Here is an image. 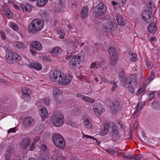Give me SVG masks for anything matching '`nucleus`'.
I'll return each instance as SVG.
<instances>
[{
  "label": "nucleus",
  "mask_w": 160,
  "mask_h": 160,
  "mask_svg": "<svg viewBox=\"0 0 160 160\" xmlns=\"http://www.w3.org/2000/svg\"><path fill=\"white\" fill-rule=\"evenodd\" d=\"M10 26L14 30H17L18 29V26L13 22H11L10 23Z\"/></svg>",
  "instance_id": "a19ab883"
},
{
  "label": "nucleus",
  "mask_w": 160,
  "mask_h": 160,
  "mask_svg": "<svg viewBox=\"0 0 160 160\" xmlns=\"http://www.w3.org/2000/svg\"><path fill=\"white\" fill-rule=\"evenodd\" d=\"M108 52L110 55L112 57H117V52L116 48L113 47H111L108 50Z\"/></svg>",
  "instance_id": "c85d7f7f"
},
{
  "label": "nucleus",
  "mask_w": 160,
  "mask_h": 160,
  "mask_svg": "<svg viewBox=\"0 0 160 160\" xmlns=\"http://www.w3.org/2000/svg\"><path fill=\"white\" fill-rule=\"evenodd\" d=\"M142 105L138 104V105L137 106L136 110H137L140 111V110L142 109L143 108Z\"/></svg>",
  "instance_id": "680f3d73"
},
{
  "label": "nucleus",
  "mask_w": 160,
  "mask_h": 160,
  "mask_svg": "<svg viewBox=\"0 0 160 160\" xmlns=\"http://www.w3.org/2000/svg\"><path fill=\"white\" fill-rule=\"evenodd\" d=\"M44 103L45 104L47 105H48L49 104V100L48 98H46L44 100Z\"/></svg>",
  "instance_id": "0e129e2a"
},
{
  "label": "nucleus",
  "mask_w": 160,
  "mask_h": 160,
  "mask_svg": "<svg viewBox=\"0 0 160 160\" xmlns=\"http://www.w3.org/2000/svg\"><path fill=\"white\" fill-rule=\"evenodd\" d=\"M33 48L34 47H33L31 45L29 48L30 51L32 53V55H34L36 54V52L34 49Z\"/></svg>",
  "instance_id": "09e8293b"
},
{
  "label": "nucleus",
  "mask_w": 160,
  "mask_h": 160,
  "mask_svg": "<svg viewBox=\"0 0 160 160\" xmlns=\"http://www.w3.org/2000/svg\"><path fill=\"white\" fill-rule=\"evenodd\" d=\"M140 111H139L136 110L133 113L134 118H137L138 116L140 114Z\"/></svg>",
  "instance_id": "864d4df0"
},
{
  "label": "nucleus",
  "mask_w": 160,
  "mask_h": 160,
  "mask_svg": "<svg viewBox=\"0 0 160 160\" xmlns=\"http://www.w3.org/2000/svg\"><path fill=\"white\" fill-rule=\"evenodd\" d=\"M146 64L147 68L149 69L152 68L153 66V64L150 61L147 62Z\"/></svg>",
  "instance_id": "de8ad7c7"
},
{
  "label": "nucleus",
  "mask_w": 160,
  "mask_h": 160,
  "mask_svg": "<svg viewBox=\"0 0 160 160\" xmlns=\"http://www.w3.org/2000/svg\"><path fill=\"white\" fill-rule=\"evenodd\" d=\"M93 109L95 114L97 116H100L101 115L102 111L103 108L101 105L93 106Z\"/></svg>",
  "instance_id": "412c9836"
},
{
  "label": "nucleus",
  "mask_w": 160,
  "mask_h": 160,
  "mask_svg": "<svg viewBox=\"0 0 160 160\" xmlns=\"http://www.w3.org/2000/svg\"><path fill=\"white\" fill-rule=\"evenodd\" d=\"M49 52L51 53L58 55L61 53V50L59 47H56L50 49Z\"/></svg>",
  "instance_id": "a878e982"
},
{
  "label": "nucleus",
  "mask_w": 160,
  "mask_h": 160,
  "mask_svg": "<svg viewBox=\"0 0 160 160\" xmlns=\"http://www.w3.org/2000/svg\"><path fill=\"white\" fill-rule=\"evenodd\" d=\"M30 144V141L28 138H26L23 139L21 143V146L23 148H27Z\"/></svg>",
  "instance_id": "bb28decb"
},
{
  "label": "nucleus",
  "mask_w": 160,
  "mask_h": 160,
  "mask_svg": "<svg viewBox=\"0 0 160 160\" xmlns=\"http://www.w3.org/2000/svg\"><path fill=\"white\" fill-rule=\"evenodd\" d=\"M13 139L12 138V142H13ZM12 142L11 143V145L9 147H8L7 149V152H9L10 154H11L12 153L13 150V148L12 146L13 145L12 144Z\"/></svg>",
  "instance_id": "ea45409f"
},
{
  "label": "nucleus",
  "mask_w": 160,
  "mask_h": 160,
  "mask_svg": "<svg viewBox=\"0 0 160 160\" xmlns=\"http://www.w3.org/2000/svg\"><path fill=\"white\" fill-rule=\"evenodd\" d=\"M83 100L86 102L90 103H93L95 101L94 100H93V99L88 96H84L83 98Z\"/></svg>",
  "instance_id": "c9c22d12"
},
{
  "label": "nucleus",
  "mask_w": 160,
  "mask_h": 160,
  "mask_svg": "<svg viewBox=\"0 0 160 160\" xmlns=\"http://www.w3.org/2000/svg\"><path fill=\"white\" fill-rule=\"evenodd\" d=\"M42 59L43 61L45 62H48L50 61V57L48 56H43L42 57Z\"/></svg>",
  "instance_id": "3c124183"
},
{
  "label": "nucleus",
  "mask_w": 160,
  "mask_h": 160,
  "mask_svg": "<svg viewBox=\"0 0 160 160\" xmlns=\"http://www.w3.org/2000/svg\"><path fill=\"white\" fill-rule=\"evenodd\" d=\"M151 106L153 109L157 110L159 108L160 104L158 102L154 101L152 103Z\"/></svg>",
  "instance_id": "c756f323"
},
{
  "label": "nucleus",
  "mask_w": 160,
  "mask_h": 160,
  "mask_svg": "<svg viewBox=\"0 0 160 160\" xmlns=\"http://www.w3.org/2000/svg\"><path fill=\"white\" fill-rule=\"evenodd\" d=\"M53 143L57 147L63 148L66 146L65 142L63 137L59 133H55L52 136Z\"/></svg>",
  "instance_id": "423d86ee"
},
{
  "label": "nucleus",
  "mask_w": 160,
  "mask_h": 160,
  "mask_svg": "<svg viewBox=\"0 0 160 160\" xmlns=\"http://www.w3.org/2000/svg\"><path fill=\"white\" fill-rule=\"evenodd\" d=\"M30 94H22V97L27 100H29L30 99Z\"/></svg>",
  "instance_id": "49530a36"
},
{
  "label": "nucleus",
  "mask_w": 160,
  "mask_h": 160,
  "mask_svg": "<svg viewBox=\"0 0 160 160\" xmlns=\"http://www.w3.org/2000/svg\"><path fill=\"white\" fill-rule=\"evenodd\" d=\"M118 76L119 78L120 79V82L122 79H124V78H126V77L125 76V72L123 70H121L119 71Z\"/></svg>",
  "instance_id": "2f4dec72"
},
{
  "label": "nucleus",
  "mask_w": 160,
  "mask_h": 160,
  "mask_svg": "<svg viewBox=\"0 0 160 160\" xmlns=\"http://www.w3.org/2000/svg\"><path fill=\"white\" fill-rule=\"evenodd\" d=\"M5 10V14H6L7 17L9 18H11L12 16V14L10 12V10L6 8Z\"/></svg>",
  "instance_id": "58836bf2"
},
{
  "label": "nucleus",
  "mask_w": 160,
  "mask_h": 160,
  "mask_svg": "<svg viewBox=\"0 0 160 160\" xmlns=\"http://www.w3.org/2000/svg\"><path fill=\"white\" fill-rule=\"evenodd\" d=\"M57 33L58 34V37L61 39H63L64 38V36L65 35V33L63 32L62 31L58 30L57 31Z\"/></svg>",
  "instance_id": "e433bc0d"
},
{
  "label": "nucleus",
  "mask_w": 160,
  "mask_h": 160,
  "mask_svg": "<svg viewBox=\"0 0 160 160\" xmlns=\"http://www.w3.org/2000/svg\"><path fill=\"white\" fill-rule=\"evenodd\" d=\"M111 84H113V86H112L111 88V91L112 92H114L115 91V89H116L117 87V85L116 83L115 82L112 81L110 83Z\"/></svg>",
  "instance_id": "c03bdc74"
},
{
  "label": "nucleus",
  "mask_w": 160,
  "mask_h": 160,
  "mask_svg": "<svg viewBox=\"0 0 160 160\" xmlns=\"http://www.w3.org/2000/svg\"><path fill=\"white\" fill-rule=\"evenodd\" d=\"M141 16L143 19L148 23H151L153 21V17L150 11H143L141 13Z\"/></svg>",
  "instance_id": "6e6552de"
},
{
  "label": "nucleus",
  "mask_w": 160,
  "mask_h": 160,
  "mask_svg": "<svg viewBox=\"0 0 160 160\" xmlns=\"http://www.w3.org/2000/svg\"><path fill=\"white\" fill-rule=\"evenodd\" d=\"M28 67L34 69L35 70L39 71L42 68V65L38 62H29Z\"/></svg>",
  "instance_id": "2eb2a0df"
},
{
  "label": "nucleus",
  "mask_w": 160,
  "mask_h": 160,
  "mask_svg": "<svg viewBox=\"0 0 160 160\" xmlns=\"http://www.w3.org/2000/svg\"><path fill=\"white\" fill-rule=\"evenodd\" d=\"M102 82H104L107 83H110L109 81L107 79H106L104 77H102L100 78Z\"/></svg>",
  "instance_id": "4d7b16f0"
},
{
  "label": "nucleus",
  "mask_w": 160,
  "mask_h": 160,
  "mask_svg": "<svg viewBox=\"0 0 160 160\" xmlns=\"http://www.w3.org/2000/svg\"><path fill=\"white\" fill-rule=\"evenodd\" d=\"M127 0H118V4L121 6H123Z\"/></svg>",
  "instance_id": "603ef678"
},
{
  "label": "nucleus",
  "mask_w": 160,
  "mask_h": 160,
  "mask_svg": "<svg viewBox=\"0 0 160 160\" xmlns=\"http://www.w3.org/2000/svg\"><path fill=\"white\" fill-rule=\"evenodd\" d=\"M146 4L149 11L151 12H155L156 11L155 4L152 1L150 0L146 2Z\"/></svg>",
  "instance_id": "5701e85b"
},
{
  "label": "nucleus",
  "mask_w": 160,
  "mask_h": 160,
  "mask_svg": "<svg viewBox=\"0 0 160 160\" xmlns=\"http://www.w3.org/2000/svg\"><path fill=\"white\" fill-rule=\"evenodd\" d=\"M76 96L78 98H80L83 99L84 95H82L80 93H77L76 95Z\"/></svg>",
  "instance_id": "69168bd1"
},
{
  "label": "nucleus",
  "mask_w": 160,
  "mask_h": 160,
  "mask_svg": "<svg viewBox=\"0 0 160 160\" xmlns=\"http://www.w3.org/2000/svg\"><path fill=\"white\" fill-rule=\"evenodd\" d=\"M1 34L2 36V39L3 40H5L6 37L5 36V34L2 31H1Z\"/></svg>",
  "instance_id": "e2e57ef3"
},
{
  "label": "nucleus",
  "mask_w": 160,
  "mask_h": 160,
  "mask_svg": "<svg viewBox=\"0 0 160 160\" xmlns=\"http://www.w3.org/2000/svg\"><path fill=\"white\" fill-rule=\"evenodd\" d=\"M6 57L10 63L13 64L21 60V57L12 51L6 49Z\"/></svg>",
  "instance_id": "20e7f679"
},
{
  "label": "nucleus",
  "mask_w": 160,
  "mask_h": 160,
  "mask_svg": "<svg viewBox=\"0 0 160 160\" xmlns=\"http://www.w3.org/2000/svg\"><path fill=\"white\" fill-rule=\"evenodd\" d=\"M34 143L32 142V143L30 145V151H32L35 149Z\"/></svg>",
  "instance_id": "338daca9"
},
{
  "label": "nucleus",
  "mask_w": 160,
  "mask_h": 160,
  "mask_svg": "<svg viewBox=\"0 0 160 160\" xmlns=\"http://www.w3.org/2000/svg\"><path fill=\"white\" fill-rule=\"evenodd\" d=\"M107 8L106 5L103 3H100L97 6L95 10L96 15L99 17L103 16L105 14Z\"/></svg>",
  "instance_id": "1a4fd4ad"
},
{
  "label": "nucleus",
  "mask_w": 160,
  "mask_h": 160,
  "mask_svg": "<svg viewBox=\"0 0 160 160\" xmlns=\"http://www.w3.org/2000/svg\"><path fill=\"white\" fill-rule=\"evenodd\" d=\"M20 7L22 11L25 12H30L32 9V6L27 4H21Z\"/></svg>",
  "instance_id": "4be33fe9"
},
{
  "label": "nucleus",
  "mask_w": 160,
  "mask_h": 160,
  "mask_svg": "<svg viewBox=\"0 0 160 160\" xmlns=\"http://www.w3.org/2000/svg\"><path fill=\"white\" fill-rule=\"evenodd\" d=\"M118 23L120 26H123L126 24V21L123 17L120 14H117L116 15Z\"/></svg>",
  "instance_id": "a211bd4d"
},
{
  "label": "nucleus",
  "mask_w": 160,
  "mask_h": 160,
  "mask_svg": "<svg viewBox=\"0 0 160 160\" xmlns=\"http://www.w3.org/2000/svg\"><path fill=\"white\" fill-rule=\"evenodd\" d=\"M13 46L16 49H18L23 51H24L26 48V45L24 44L19 42H15L13 44Z\"/></svg>",
  "instance_id": "f3484780"
},
{
  "label": "nucleus",
  "mask_w": 160,
  "mask_h": 160,
  "mask_svg": "<svg viewBox=\"0 0 160 160\" xmlns=\"http://www.w3.org/2000/svg\"><path fill=\"white\" fill-rule=\"evenodd\" d=\"M64 119L63 114L60 112H55L52 118L53 125L56 127H61L63 124Z\"/></svg>",
  "instance_id": "39448f33"
},
{
  "label": "nucleus",
  "mask_w": 160,
  "mask_h": 160,
  "mask_svg": "<svg viewBox=\"0 0 160 160\" xmlns=\"http://www.w3.org/2000/svg\"><path fill=\"white\" fill-rule=\"evenodd\" d=\"M44 26L43 21L39 19H34L29 24L28 30L32 33H35L41 30Z\"/></svg>",
  "instance_id": "7ed1b4c3"
},
{
  "label": "nucleus",
  "mask_w": 160,
  "mask_h": 160,
  "mask_svg": "<svg viewBox=\"0 0 160 160\" xmlns=\"http://www.w3.org/2000/svg\"><path fill=\"white\" fill-rule=\"evenodd\" d=\"M73 112L76 115H78L81 113L80 110L78 108H75L73 110Z\"/></svg>",
  "instance_id": "a18cd8bd"
},
{
  "label": "nucleus",
  "mask_w": 160,
  "mask_h": 160,
  "mask_svg": "<svg viewBox=\"0 0 160 160\" xmlns=\"http://www.w3.org/2000/svg\"><path fill=\"white\" fill-rule=\"evenodd\" d=\"M138 76L136 74H132L122 79L121 83L122 86L128 90L132 94L134 93V89L137 86L138 81L137 80Z\"/></svg>",
  "instance_id": "f03ea898"
},
{
  "label": "nucleus",
  "mask_w": 160,
  "mask_h": 160,
  "mask_svg": "<svg viewBox=\"0 0 160 160\" xmlns=\"http://www.w3.org/2000/svg\"><path fill=\"white\" fill-rule=\"evenodd\" d=\"M41 15L43 19H46L48 14L46 12H44L42 13Z\"/></svg>",
  "instance_id": "13d9d810"
},
{
  "label": "nucleus",
  "mask_w": 160,
  "mask_h": 160,
  "mask_svg": "<svg viewBox=\"0 0 160 160\" xmlns=\"http://www.w3.org/2000/svg\"><path fill=\"white\" fill-rule=\"evenodd\" d=\"M23 124L26 128H31L35 125V121L31 117L28 116L24 118Z\"/></svg>",
  "instance_id": "9d476101"
},
{
  "label": "nucleus",
  "mask_w": 160,
  "mask_h": 160,
  "mask_svg": "<svg viewBox=\"0 0 160 160\" xmlns=\"http://www.w3.org/2000/svg\"><path fill=\"white\" fill-rule=\"evenodd\" d=\"M81 53H79L78 55L73 56L71 60L69 61V66L73 68H75L79 65L81 59H83V55Z\"/></svg>",
  "instance_id": "0eeeda50"
},
{
  "label": "nucleus",
  "mask_w": 160,
  "mask_h": 160,
  "mask_svg": "<svg viewBox=\"0 0 160 160\" xmlns=\"http://www.w3.org/2000/svg\"><path fill=\"white\" fill-rule=\"evenodd\" d=\"M83 119L86 128H91L92 124L91 122V119L89 116L86 114H84L83 116Z\"/></svg>",
  "instance_id": "4468645a"
},
{
  "label": "nucleus",
  "mask_w": 160,
  "mask_h": 160,
  "mask_svg": "<svg viewBox=\"0 0 160 160\" xmlns=\"http://www.w3.org/2000/svg\"><path fill=\"white\" fill-rule=\"evenodd\" d=\"M53 93L57 102L60 103L62 101V93L61 90L58 88L54 89L53 91Z\"/></svg>",
  "instance_id": "f8f14e48"
},
{
  "label": "nucleus",
  "mask_w": 160,
  "mask_h": 160,
  "mask_svg": "<svg viewBox=\"0 0 160 160\" xmlns=\"http://www.w3.org/2000/svg\"><path fill=\"white\" fill-rule=\"evenodd\" d=\"M48 1V0H38L37 6L40 7L44 6Z\"/></svg>",
  "instance_id": "7c9ffc66"
},
{
  "label": "nucleus",
  "mask_w": 160,
  "mask_h": 160,
  "mask_svg": "<svg viewBox=\"0 0 160 160\" xmlns=\"http://www.w3.org/2000/svg\"><path fill=\"white\" fill-rule=\"evenodd\" d=\"M154 78V74L153 73H151L148 79L147 80L148 81L150 79V80L149 81V82H150L151 80L153 79Z\"/></svg>",
  "instance_id": "8fccbe9b"
},
{
  "label": "nucleus",
  "mask_w": 160,
  "mask_h": 160,
  "mask_svg": "<svg viewBox=\"0 0 160 160\" xmlns=\"http://www.w3.org/2000/svg\"><path fill=\"white\" fill-rule=\"evenodd\" d=\"M41 149L42 150L45 151L47 149V146L45 144H42V145Z\"/></svg>",
  "instance_id": "bf43d9fd"
},
{
  "label": "nucleus",
  "mask_w": 160,
  "mask_h": 160,
  "mask_svg": "<svg viewBox=\"0 0 160 160\" xmlns=\"http://www.w3.org/2000/svg\"><path fill=\"white\" fill-rule=\"evenodd\" d=\"M31 45L38 50H41L42 48L41 43L37 41H34L32 42Z\"/></svg>",
  "instance_id": "393cba45"
},
{
  "label": "nucleus",
  "mask_w": 160,
  "mask_h": 160,
  "mask_svg": "<svg viewBox=\"0 0 160 160\" xmlns=\"http://www.w3.org/2000/svg\"><path fill=\"white\" fill-rule=\"evenodd\" d=\"M121 108V106L119 103L117 102H116L112 104V106L111 107V109L113 113H115L119 111Z\"/></svg>",
  "instance_id": "dca6fc26"
},
{
  "label": "nucleus",
  "mask_w": 160,
  "mask_h": 160,
  "mask_svg": "<svg viewBox=\"0 0 160 160\" xmlns=\"http://www.w3.org/2000/svg\"><path fill=\"white\" fill-rule=\"evenodd\" d=\"M88 8L87 6H83L81 11V18L82 19L86 18L88 15Z\"/></svg>",
  "instance_id": "6ab92c4d"
},
{
  "label": "nucleus",
  "mask_w": 160,
  "mask_h": 160,
  "mask_svg": "<svg viewBox=\"0 0 160 160\" xmlns=\"http://www.w3.org/2000/svg\"><path fill=\"white\" fill-rule=\"evenodd\" d=\"M110 64L112 66L115 65L118 62L117 57H112L110 58Z\"/></svg>",
  "instance_id": "473e14b6"
},
{
  "label": "nucleus",
  "mask_w": 160,
  "mask_h": 160,
  "mask_svg": "<svg viewBox=\"0 0 160 160\" xmlns=\"http://www.w3.org/2000/svg\"><path fill=\"white\" fill-rule=\"evenodd\" d=\"M104 129L101 131L100 134L102 136H103L108 133L109 131L110 125L108 123H105L103 125Z\"/></svg>",
  "instance_id": "aec40b11"
},
{
  "label": "nucleus",
  "mask_w": 160,
  "mask_h": 160,
  "mask_svg": "<svg viewBox=\"0 0 160 160\" xmlns=\"http://www.w3.org/2000/svg\"><path fill=\"white\" fill-rule=\"evenodd\" d=\"M131 57L130 58V60L132 62H135L138 60L137 55L135 53H131Z\"/></svg>",
  "instance_id": "4c0bfd02"
},
{
  "label": "nucleus",
  "mask_w": 160,
  "mask_h": 160,
  "mask_svg": "<svg viewBox=\"0 0 160 160\" xmlns=\"http://www.w3.org/2000/svg\"><path fill=\"white\" fill-rule=\"evenodd\" d=\"M50 79L53 82L58 83L61 85H67L72 80V77L66 76L61 71L58 70L52 71L49 74Z\"/></svg>",
  "instance_id": "f257e3e1"
},
{
  "label": "nucleus",
  "mask_w": 160,
  "mask_h": 160,
  "mask_svg": "<svg viewBox=\"0 0 160 160\" xmlns=\"http://www.w3.org/2000/svg\"><path fill=\"white\" fill-rule=\"evenodd\" d=\"M145 90V88L144 86H142L139 89H138V91L136 93L137 95H139L140 94L142 93Z\"/></svg>",
  "instance_id": "37998d69"
},
{
  "label": "nucleus",
  "mask_w": 160,
  "mask_h": 160,
  "mask_svg": "<svg viewBox=\"0 0 160 160\" xmlns=\"http://www.w3.org/2000/svg\"><path fill=\"white\" fill-rule=\"evenodd\" d=\"M116 29L115 23L114 21L108 20L104 26V30L106 32H112Z\"/></svg>",
  "instance_id": "9b49d317"
},
{
  "label": "nucleus",
  "mask_w": 160,
  "mask_h": 160,
  "mask_svg": "<svg viewBox=\"0 0 160 160\" xmlns=\"http://www.w3.org/2000/svg\"><path fill=\"white\" fill-rule=\"evenodd\" d=\"M40 110L41 111L40 116L42 118H44L48 116L47 110L45 107L42 106L41 108H40Z\"/></svg>",
  "instance_id": "b1692460"
},
{
  "label": "nucleus",
  "mask_w": 160,
  "mask_h": 160,
  "mask_svg": "<svg viewBox=\"0 0 160 160\" xmlns=\"http://www.w3.org/2000/svg\"><path fill=\"white\" fill-rule=\"evenodd\" d=\"M148 30L151 33H153L155 32L156 30V28L155 25V23L153 22L150 24L148 26Z\"/></svg>",
  "instance_id": "cd10ccee"
},
{
  "label": "nucleus",
  "mask_w": 160,
  "mask_h": 160,
  "mask_svg": "<svg viewBox=\"0 0 160 160\" xmlns=\"http://www.w3.org/2000/svg\"><path fill=\"white\" fill-rule=\"evenodd\" d=\"M64 43L68 46H72L75 43L74 42H73L72 41H64ZM75 42H78V41H74Z\"/></svg>",
  "instance_id": "f704fd0d"
},
{
  "label": "nucleus",
  "mask_w": 160,
  "mask_h": 160,
  "mask_svg": "<svg viewBox=\"0 0 160 160\" xmlns=\"http://www.w3.org/2000/svg\"><path fill=\"white\" fill-rule=\"evenodd\" d=\"M143 158V155L142 154H139L136 156V160H140Z\"/></svg>",
  "instance_id": "5fc2aeb1"
},
{
  "label": "nucleus",
  "mask_w": 160,
  "mask_h": 160,
  "mask_svg": "<svg viewBox=\"0 0 160 160\" xmlns=\"http://www.w3.org/2000/svg\"><path fill=\"white\" fill-rule=\"evenodd\" d=\"M11 156L10 154H6L5 156L6 160H11L10 159Z\"/></svg>",
  "instance_id": "052dcab7"
},
{
  "label": "nucleus",
  "mask_w": 160,
  "mask_h": 160,
  "mask_svg": "<svg viewBox=\"0 0 160 160\" xmlns=\"http://www.w3.org/2000/svg\"><path fill=\"white\" fill-rule=\"evenodd\" d=\"M21 90L23 94H27V93L28 94H30L31 93L30 90L28 88H22Z\"/></svg>",
  "instance_id": "72a5a7b5"
},
{
  "label": "nucleus",
  "mask_w": 160,
  "mask_h": 160,
  "mask_svg": "<svg viewBox=\"0 0 160 160\" xmlns=\"http://www.w3.org/2000/svg\"><path fill=\"white\" fill-rule=\"evenodd\" d=\"M111 134L112 138L114 140L118 138L119 132L117 127L115 123L112 124Z\"/></svg>",
  "instance_id": "ddd939ff"
},
{
  "label": "nucleus",
  "mask_w": 160,
  "mask_h": 160,
  "mask_svg": "<svg viewBox=\"0 0 160 160\" xmlns=\"http://www.w3.org/2000/svg\"><path fill=\"white\" fill-rule=\"evenodd\" d=\"M59 3L61 5V7H64L65 6V0H59Z\"/></svg>",
  "instance_id": "6e6d98bb"
},
{
  "label": "nucleus",
  "mask_w": 160,
  "mask_h": 160,
  "mask_svg": "<svg viewBox=\"0 0 160 160\" xmlns=\"http://www.w3.org/2000/svg\"><path fill=\"white\" fill-rule=\"evenodd\" d=\"M83 135L84 137H86L87 138L92 139H93L95 140L98 144H99L100 143V142L98 141L97 139L95 138L92 136L87 135H84V134Z\"/></svg>",
  "instance_id": "79ce46f5"
},
{
  "label": "nucleus",
  "mask_w": 160,
  "mask_h": 160,
  "mask_svg": "<svg viewBox=\"0 0 160 160\" xmlns=\"http://www.w3.org/2000/svg\"><path fill=\"white\" fill-rule=\"evenodd\" d=\"M15 132V128H11L9 130L8 132V133H9L10 132Z\"/></svg>",
  "instance_id": "774afa93"
}]
</instances>
